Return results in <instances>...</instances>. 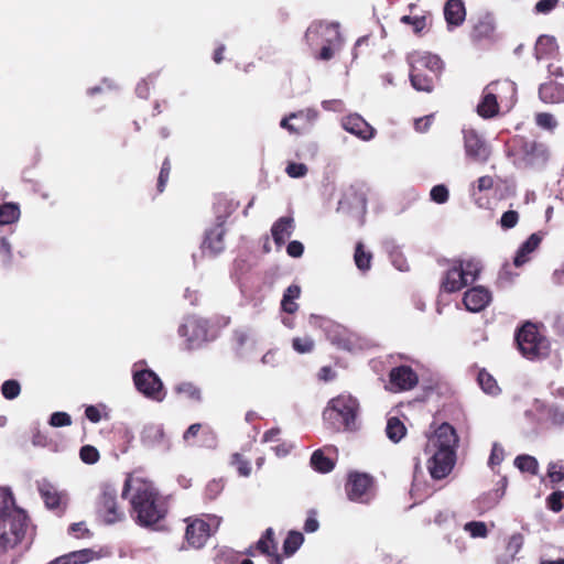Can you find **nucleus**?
<instances>
[{"mask_svg": "<svg viewBox=\"0 0 564 564\" xmlns=\"http://www.w3.org/2000/svg\"><path fill=\"white\" fill-rule=\"evenodd\" d=\"M130 494L131 516L141 527H152L166 516L164 500L153 484L142 478L128 477L122 489V497Z\"/></svg>", "mask_w": 564, "mask_h": 564, "instance_id": "1", "label": "nucleus"}, {"mask_svg": "<svg viewBox=\"0 0 564 564\" xmlns=\"http://www.w3.org/2000/svg\"><path fill=\"white\" fill-rule=\"evenodd\" d=\"M458 436L455 429L448 424H441L434 434L429 436L425 452L432 454L427 462L429 471L434 479L445 478L454 468Z\"/></svg>", "mask_w": 564, "mask_h": 564, "instance_id": "2", "label": "nucleus"}, {"mask_svg": "<svg viewBox=\"0 0 564 564\" xmlns=\"http://www.w3.org/2000/svg\"><path fill=\"white\" fill-rule=\"evenodd\" d=\"M408 64L410 66V82L417 91L431 93L443 70L442 59L429 52L414 51L408 54Z\"/></svg>", "mask_w": 564, "mask_h": 564, "instance_id": "3", "label": "nucleus"}, {"mask_svg": "<svg viewBox=\"0 0 564 564\" xmlns=\"http://www.w3.org/2000/svg\"><path fill=\"white\" fill-rule=\"evenodd\" d=\"M0 509V541L8 550L15 547L24 538L28 527L26 513L17 507L8 506L7 500Z\"/></svg>", "mask_w": 564, "mask_h": 564, "instance_id": "4", "label": "nucleus"}, {"mask_svg": "<svg viewBox=\"0 0 564 564\" xmlns=\"http://www.w3.org/2000/svg\"><path fill=\"white\" fill-rule=\"evenodd\" d=\"M516 341L521 354L531 360L544 358L549 355V340L539 334L532 323H525L516 335Z\"/></svg>", "mask_w": 564, "mask_h": 564, "instance_id": "5", "label": "nucleus"}, {"mask_svg": "<svg viewBox=\"0 0 564 564\" xmlns=\"http://www.w3.org/2000/svg\"><path fill=\"white\" fill-rule=\"evenodd\" d=\"M96 513L106 524H115L124 519V512L118 503L117 489L111 485H104L96 502Z\"/></svg>", "mask_w": 564, "mask_h": 564, "instance_id": "6", "label": "nucleus"}, {"mask_svg": "<svg viewBox=\"0 0 564 564\" xmlns=\"http://www.w3.org/2000/svg\"><path fill=\"white\" fill-rule=\"evenodd\" d=\"M349 500L369 503L375 497L373 477L367 473L350 471L346 484Z\"/></svg>", "mask_w": 564, "mask_h": 564, "instance_id": "7", "label": "nucleus"}, {"mask_svg": "<svg viewBox=\"0 0 564 564\" xmlns=\"http://www.w3.org/2000/svg\"><path fill=\"white\" fill-rule=\"evenodd\" d=\"M358 409L359 404L355 398L349 394H340L329 401L324 415L327 419H332L336 414L340 417L344 427L351 430L355 426Z\"/></svg>", "mask_w": 564, "mask_h": 564, "instance_id": "8", "label": "nucleus"}, {"mask_svg": "<svg viewBox=\"0 0 564 564\" xmlns=\"http://www.w3.org/2000/svg\"><path fill=\"white\" fill-rule=\"evenodd\" d=\"M337 23L313 22L306 33L305 40L311 46L326 44H340V32Z\"/></svg>", "mask_w": 564, "mask_h": 564, "instance_id": "9", "label": "nucleus"}, {"mask_svg": "<svg viewBox=\"0 0 564 564\" xmlns=\"http://www.w3.org/2000/svg\"><path fill=\"white\" fill-rule=\"evenodd\" d=\"M500 90H508L514 94L516 87L513 83L507 80L502 83H490L486 86L482 93V99L477 106V112L480 117L491 118L498 113L499 106L496 93H499Z\"/></svg>", "mask_w": 564, "mask_h": 564, "instance_id": "10", "label": "nucleus"}, {"mask_svg": "<svg viewBox=\"0 0 564 564\" xmlns=\"http://www.w3.org/2000/svg\"><path fill=\"white\" fill-rule=\"evenodd\" d=\"M133 382L137 390L147 398L155 401L163 400V383L154 371L144 369L134 372Z\"/></svg>", "mask_w": 564, "mask_h": 564, "instance_id": "11", "label": "nucleus"}, {"mask_svg": "<svg viewBox=\"0 0 564 564\" xmlns=\"http://www.w3.org/2000/svg\"><path fill=\"white\" fill-rule=\"evenodd\" d=\"M466 155L476 162L485 163L490 156V150L475 130H464Z\"/></svg>", "mask_w": 564, "mask_h": 564, "instance_id": "12", "label": "nucleus"}, {"mask_svg": "<svg viewBox=\"0 0 564 564\" xmlns=\"http://www.w3.org/2000/svg\"><path fill=\"white\" fill-rule=\"evenodd\" d=\"M448 268L441 280V290L446 293H454L468 285L464 276L463 268L458 261H447Z\"/></svg>", "mask_w": 564, "mask_h": 564, "instance_id": "13", "label": "nucleus"}, {"mask_svg": "<svg viewBox=\"0 0 564 564\" xmlns=\"http://www.w3.org/2000/svg\"><path fill=\"white\" fill-rule=\"evenodd\" d=\"M39 491L47 509L55 511L58 516L65 512L67 507V495L65 492L58 491L50 482L40 485Z\"/></svg>", "mask_w": 564, "mask_h": 564, "instance_id": "14", "label": "nucleus"}, {"mask_svg": "<svg viewBox=\"0 0 564 564\" xmlns=\"http://www.w3.org/2000/svg\"><path fill=\"white\" fill-rule=\"evenodd\" d=\"M522 162L529 167H541L550 158L547 148L538 142H525L521 148Z\"/></svg>", "mask_w": 564, "mask_h": 564, "instance_id": "15", "label": "nucleus"}, {"mask_svg": "<svg viewBox=\"0 0 564 564\" xmlns=\"http://www.w3.org/2000/svg\"><path fill=\"white\" fill-rule=\"evenodd\" d=\"M389 378L393 391L411 390L419 382L417 375L409 366H399L391 369Z\"/></svg>", "mask_w": 564, "mask_h": 564, "instance_id": "16", "label": "nucleus"}, {"mask_svg": "<svg viewBox=\"0 0 564 564\" xmlns=\"http://www.w3.org/2000/svg\"><path fill=\"white\" fill-rule=\"evenodd\" d=\"M210 536V525L202 519L188 520L185 539L187 543L195 547L200 549L205 545Z\"/></svg>", "mask_w": 564, "mask_h": 564, "instance_id": "17", "label": "nucleus"}, {"mask_svg": "<svg viewBox=\"0 0 564 564\" xmlns=\"http://www.w3.org/2000/svg\"><path fill=\"white\" fill-rule=\"evenodd\" d=\"M491 292L479 285L467 290L464 294L463 302L467 311L477 313L485 310L491 302Z\"/></svg>", "mask_w": 564, "mask_h": 564, "instance_id": "18", "label": "nucleus"}, {"mask_svg": "<svg viewBox=\"0 0 564 564\" xmlns=\"http://www.w3.org/2000/svg\"><path fill=\"white\" fill-rule=\"evenodd\" d=\"M341 126L347 132L365 141L371 140L375 137L376 130L357 113L345 117Z\"/></svg>", "mask_w": 564, "mask_h": 564, "instance_id": "19", "label": "nucleus"}, {"mask_svg": "<svg viewBox=\"0 0 564 564\" xmlns=\"http://www.w3.org/2000/svg\"><path fill=\"white\" fill-rule=\"evenodd\" d=\"M294 219L289 216L279 218L271 228L272 238L281 247L291 237L294 230Z\"/></svg>", "mask_w": 564, "mask_h": 564, "instance_id": "20", "label": "nucleus"}, {"mask_svg": "<svg viewBox=\"0 0 564 564\" xmlns=\"http://www.w3.org/2000/svg\"><path fill=\"white\" fill-rule=\"evenodd\" d=\"M558 53V45L554 36L541 35L534 47V55L538 61L554 58Z\"/></svg>", "mask_w": 564, "mask_h": 564, "instance_id": "21", "label": "nucleus"}, {"mask_svg": "<svg viewBox=\"0 0 564 564\" xmlns=\"http://www.w3.org/2000/svg\"><path fill=\"white\" fill-rule=\"evenodd\" d=\"M367 199L366 195L361 189L351 186L345 192L343 198L339 200V209L355 208L361 213L366 212Z\"/></svg>", "mask_w": 564, "mask_h": 564, "instance_id": "22", "label": "nucleus"}, {"mask_svg": "<svg viewBox=\"0 0 564 564\" xmlns=\"http://www.w3.org/2000/svg\"><path fill=\"white\" fill-rule=\"evenodd\" d=\"M539 96L546 104L562 102L564 101V87L554 82L542 84L539 88Z\"/></svg>", "mask_w": 564, "mask_h": 564, "instance_id": "23", "label": "nucleus"}, {"mask_svg": "<svg viewBox=\"0 0 564 564\" xmlns=\"http://www.w3.org/2000/svg\"><path fill=\"white\" fill-rule=\"evenodd\" d=\"M465 7L460 0H448L444 8V15L449 25L457 26L465 20Z\"/></svg>", "mask_w": 564, "mask_h": 564, "instance_id": "24", "label": "nucleus"}, {"mask_svg": "<svg viewBox=\"0 0 564 564\" xmlns=\"http://www.w3.org/2000/svg\"><path fill=\"white\" fill-rule=\"evenodd\" d=\"M542 241V237L539 234H532L519 248L513 263L516 267H520L528 262L529 254L533 252Z\"/></svg>", "mask_w": 564, "mask_h": 564, "instance_id": "25", "label": "nucleus"}, {"mask_svg": "<svg viewBox=\"0 0 564 564\" xmlns=\"http://www.w3.org/2000/svg\"><path fill=\"white\" fill-rule=\"evenodd\" d=\"M196 322V319H193L192 323L181 325L178 328V333L182 336L187 335L188 328L193 330L194 336L187 339V347L189 349L197 347L202 341H206V330L199 327V325Z\"/></svg>", "mask_w": 564, "mask_h": 564, "instance_id": "26", "label": "nucleus"}, {"mask_svg": "<svg viewBox=\"0 0 564 564\" xmlns=\"http://www.w3.org/2000/svg\"><path fill=\"white\" fill-rule=\"evenodd\" d=\"M301 295V288L297 284L290 285L282 297L281 301V308L283 312L293 314L297 311L299 305L295 302L296 299H299Z\"/></svg>", "mask_w": 564, "mask_h": 564, "instance_id": "27", "label": "nucleus"}, {"mask_svg": "<svg viewBox=\"0 0 564 564\" xmlns=\"http://www.w3.org/2000/svg\"><path fill=\"white\" fill-rule=\"evenodd\" d=\"M405 433L406 429L398 417L388 419L386 434L390 441L398 443L405 436Z\"/></svg>", "mask_w": 564, "mask_h": 564, "instance_id": "28", "label": "nucleus"}, {"mask_svg": "<svg viewBox=\"0 0 564 564\" xmlns=\"http://www.w3.org/2000/svg\"><path fill=\"white\" fill-rule=\"evenodd\" d=\"M311 465L318 473H329L335 467L334 462L326 457L321 449H317L312 454Z\"/></svg>", "mask_w": 564, "mask_h": 564, "instance_id": "29", "label": "nucleus"}, {"mask_svg": "<svg viewBox=\"0 0 564 564\" xmlns=\"http://www.w3.org/2000/svg\"><path fill=\"white\" fill-rule=\"evenodd\" d=\"M20 218V208L18 204L4 203L0 205V225H10Z\"/></svg>", "mask_w": 564, "mask_h": 564, "instance_id": "30", "label": "nucleus"}, {"mask_svg": "<svg viewBox=\"0 0 564 564\" xmlns=\"http://www.w3.org/2000/svg\"><path fill=\"white\" fill-rule=\"evenodd\" d=\"M455 261H458L459 264L462 265L464 276L466 278L468 284H470L477 280V278L480 273V270H481V265H480L479 261H477L475 259H468V260L455 259Z\"/></svg>", "mask_w": 564, "mask_h": 564, "instance_id": "31", "label": "nucleus"}, {"mask_svg": "<svg viewBox=\"0 0 564 564\" xmlns=\"http://www.w3.org/2000/svg\"><path fill=\"white\" fill-rule=\"evenodd\" d=\"M477 380H478L479 386L486 393L492 394V395H496L499 393L500 389L497 384L496 379L486 370H480L478 372Z\"/></svg>", "mask_w": 564, "mask_h": 564, "instance_id": "32", "label": "nucleus"}, {"mask_svg": "<svg viewBox=\"0 0 564 564\" xmlns=\"http://www.w3.org/2000/svg\"><path fill=\"white\" fill-rule=\"evenodd\" d=\"M162 440V427L159 425H150L144 429L141 441L147 446H156Z\"/></svg>", "mask_w": 564, "mask_h": 564, "instance_id": "33", "label": "nucleus"}, {"mask_svg": "<svg viewBox=\"0 0 564 564\" xmlns=\"http://www.w3.org/2000/svg\"><path fill=\"white\" fill-rule=\"evenodd\" d=\"M304 536L301 532L291 531L283 543V550L285 555H293L302 545Z\"/></svg>", "mask_w": 564, "mask_h": 564, "instance_id": "34", "label": "nucleus"}, {"mask_svg": "<svg viewBox=\"0 0 564 564\" xmlns=\"http://www.w3.org/2000/svg\"><path fill=\"white\" fill-rule=\"evenodd\" d=\"M514 465L521 471H527L532 475H536L538 469H539L538 460L533 456H530V455L517 456L514 459Z\"/></svg>", "mask_w": 564, "mask_h": 564, "instance_id": "35", "label": "nucleus"}, {"mask_svg": "<svg viewBox=\"0 0 564 564\" xmlns=\"http://www.w3.org/2000/svg\"><path fill=\"white\" fill-rule=\"evenodd\" d=\"M354 258L355 263L359 270H369L372 256L370 252H366L364 250V246L361 242L357 243Z\"/></svg>", "mask_w": 564, "mask_h": 564, "instance_id": "36", "label": "nucleus"}, {"mask_svg": "<svg viewBox=\"0 0 564 564\" xmlns=\"http://www.w3.org/2000/svg\"><path fill=\"white\" fill-rule=\"evenodd\" d=\"M65 557L69 564H85L93 560L94 552L89 549H84L65 554Z\"/></svg>", "mask_w": 564, "mask_h": 564, "instance_id": "37", "label": "nucleus"}, {"mask_svg": "<svg viewBox=\"0 0 564 564\" xmlns=\"http://www.w3.org/2000/svg\"><path fill=\"white\" fill-rule=\"evenodd\" d=\"M523 545V536L521 534H513L510 536L509 542L507 544V552L509 554V560L503 562L499 561L500 564H509L513 561L516 554L521 550Z\"/></svg>", "mask_w": 564, "mask_h": 564, "instance_id": "38", "label": "nucleus"}, {"mask_svg": "<svg viewBox=\"0 0 564 564\" xmlns=\"http://www.w3.org/2000/svg\"><path fill=\"white\" fill-rule=\"evenodd\" d=\"M494 25L491 22L489 21H479L475 28H474V31H473V39L474 40H477V41H480L482 39H487L489 36H491V34L494 33Z\"/></svg>", "mask_w": 564, "mask_h": 564, "instance_id": "39", "label": "nucleus"}, {"mask_svg": "<svg viewBox=\"0 0 564 564\" xmlns=\"http://www.w3.org/2000/svg\"><path fill=\"white\" fill-rule=\"evenodd\" d=\"M171 170H172L171 161L169 158H165L162 163V166H161V170L159 173V177H158L156 188H158L159 193L164 192L165 186H166L170 175H171Z\"/></svg>", "mask_w": 564, "mask_h": 564, "instance_id": "40", "label": "nucleus"}, {"mask_svg": "<svg viewBox=\"0 0 564 564\" xmlns=\"http://www.w3.org/2000/svg\"><path fill=\"white\" fill-rule=\"evenodd\" d=\"M21 392L19 381L14 379L6 380L1 386V393L7 400L15 399Z\"/></svg>", "mask_w": 564, "mask_h": 564, "instance_id": "41", "label": "nucleus"}, {"mask_svg": "<svg viewBox=\"0 0 564 564\" xmlns=\"http://www.w3.org/2000/svg\"><path fill=\"white\" fill-rule=\"evenodd\" d=\"M79 457L85 464L93 465L99 460L100 455L95 446L84 445L79 451Z\"/></svg>", "mask_w": 564, "mask_h": 564, "instance_id": "42", "label": "nucleus"}, {"mask_svg": "<svg viewBox=\"0 0 564 564\" xmlns=\"http://www.w3.org/2000/svg\"><path fill=\"white\" fill-rule=\"evenodd\" d=\"M547 476L552 482H560L564 479V464L551 462L547 465Z\"/></svg>", "mask_w": 564, "mask_h": 564, "instance_id": "43", "label": "nucleus"}, {"mask_svg": "<svg viewBox=\"0 0 564 564\" xmlns=\"http://www.w3.org/2000/svg\"><path fill=\"white\" fill-rule=\"evenodd\" d=\"M178 394H184L186 398L197 401L200 399V391L192 383H181L175 388Z\"/></svg>", "mask_w": 564, "mask_h": 564, "instance_id": "44", "label": "nucleus"}, {"mask_svg": "<svg viewBox=\"0 0 564 564\" xmlns=\"http://www.w3.org/2000/svg\"><path fill=\"white\" fill-rule=\"evenodd\" d=\"M231 464L236 466L240 476L248 477L251 473V466L249 460L243 459V457L236 453L232 455Z\"/></svg>", "mask_w": 564, "mask_h": 564, "instance_id": "45", "label": "nucleus"}, {"mask_svg": "<svg viewBox=\"0 0 564 564\" xmlns=\"http://www.w3.org/2000/svg\"><path fill=\"white\" fill-rule=\"evenodd\" d=\"M465 530L469 532L473 538H485L488 533L486 524L480 521L467 522Z\"/></svg>", "mask_w": 564, "mask_h": 564, "instance_id": "46", "label": "nucleus"}, {"mask_svg": "<svg viewBox=\"0 0 564 564\" xmlns=\"http://www.w3.org/2000/svg\"><path fill=\"white\" fill-rule=\"evenodd\" d=\"M535 122L540 128L553 130L557 126L556 119L553 115L547 112H540L535 116Z\"/></svg>", "mask_w": 564, "mask_h": 564, "instance_id": "47", "label": "nucleus"}, {"mask_svg": "<svg viewBox=\"0 0 564 564\" xmlns=\"http://www.w3.org/2000/svg\"><path fill=\"white\" fill-rule=\"evenodd\" d=\"M292 346L300 354L310 352L314 348V341L310 337H296L293 339Z\"/></svg>", "mask_w": 564, "mask_h": 564, "instance_id": "48", "label": "nucleus"}, {"mask_svg": "<svg viewBox=\"0 0 564 564\" xmlns=\"http://www.w3.org/2000/svg\"><path fill=\"white\" fill-rule=\"evenodd\" d=\"M307 166L304 163H289L285 172L290 177L300 178L307 174Z\"/></svg>", "mask_w": 564, "mask_h": 564, "instance_id": "49", "label": "nucleus"}, {"mask_svg": "<svg viewBox=\"0 0 564 564\" xmlns=\"http://www.w3.org/2000/svg\"><path fill=\"white\" fill-rule=\"evenodd\" d=\"M273 530L268 528L263 534V536L257 542V549L267 555H270V546L269 543H273Z\"/></svg>", "mask_w": 564, "mask_h": 564, "instance_id": "50", "label": "nucleus"}, {"mask_svg": "<svg viewBox=\"0 0 564 564\" xmlns=\"http://www.w3.org/2000/svg\"><path fill=\"white\" fill-rule=\"evenodd\" d=\"M50 424L54 427L68 426L72 424V419L66 412H54L50 417Z\"/></svg>", "mask_w": 564, "mask_h": 564, "instance_id": "51", "label": "nucleus"}, {"mask_svg": "<svg viewBox=\"0 0 564 564\" xmlns=\"http://www.w3.org/2000/svg\"><path fill=\"white\" fill-rule=\"evenodd\" d=\"M431 198L437 204H444L448 199V189L445 185H436L431 189Z\"/></svg>", "mask_w": 564, "mask_h": 564, "instance_id": "52", "label": "nucleus"}, {"mask_svg": "<svg viewBox=\"0 0 564 564\" xmlns=\"http://www.w3.org/2000/svg\"><path fill=\"white\" fill-rule=\"evenodd\" d=\"M519 220V214L516 210L505 212L500 219V225L503 229L513 228Z\"/></svg>", "mask_w": 564, "mask_h": 564, "instance_id": "53", "label": "nucleus"}, {"mask_svg": "<svg viewBox=\"0 0 564 564\" xmlns=\"http://www.w3.org/2000/svg\"><path fill=\"white\" fill-rule=\"evenodd\" d=\"M564 492L555 491L551 494L547 498L549 508L554 512H560L563 509Z\"/></svg>", "mask_w": 564, "mask_h": 564, "instance_id": "54", "label": "nucleus"}, {"mask_svg": "<svg viewBox=\"0 0 564 564\" xmlns=\"http://www.w3.org/2000/svg\"><path fill=\"white\" fill-rule=\"evenodd\" d=\"M547 417L556 425L564 423V409L557 405H552L547 409Z\"/></svg>", "mask_w": 564, "mask_h": 564, "instance_id": "55", "label": "nucleus"}, {"mask_svg": "<svg viewBox=\"0 0 564 564\" xmlns=\"http://www.w3.org/2000/svg\"><path fill=\"white\" fill-rule=\"evenodd\" d=\"M401 22L404 24H411L413 26L414 32H420L425 26V18L423 17H410L403 15L401 18Z\"/></svg>", "mask_w": 564, "mask_h": 564, "instance_id": "56", "label": "nucleus"}, {"mask_svg": "<svg viewBox=\"0 0 564 564\" xmlns=\"http://www.w3.org/2000/svg\"><path fill=\"white\" fill-rule=\"evenodd\" d=\"M503 448L499 444L495 443L492 445L488 464L491 467L495 465H499L503 460Z\"/></svg>", "mask_w": 564, "mask_h": 564, "instance_id": "57", "label": "nucleus"}, {"mask_svg": "<svg viewBox=\"0 0 564 564\" xmlns=\"http://www.w3.org/2000/svg\"><path fill=\"white\" fill-rule=\"evenodd\" d=\"M557 2L558 0H540L535 4V12L546 14L556 7Z\"/></svg>", "mask_w": 564, "mask_h": 564, "instance_id": "58", "label": "nucleus"}, {"mask_svg": "<svg viewBox=\"0 0 564 564\" xmlns=\"http://www.w3.org/2000/svg\"><path fill=\"white\" fill-rule=\"evenodd\" d=\"M69 532L78 539L91 535L90 531L85 527L84 522L73 523L69 527Z\"/></svg>", "mask_w": 564, "mask_h": 564, "instance_id": "59", "label": "nucleus"}, {"mask_svg": "<svg viewBox=\"0 0 564 564\" xmlns=\"http://www.w3.org/2000/svg\"><path fill=\"white\" fill-rule=\"evenodd\" d=\"M286 252L290 257L299 258L304 252V246L302 242L293 240L288 245Z\"/></svg>", "mask_w": 564, "mask_h": 564, "instance_id": "60", "label": "nucleus"}, {"mask_svg": "<svg viewBox=\"0 0 564 564\" xmlns=\"http://www.w3.org/2000/svg\"><path fill=\"white\" fill-rule=\"evenodd\" d=\"M332 341L337 345L339 348L341 349H345V350H352L355 348V345L352 343V340L348 337H344V336H335V337H332Z\"/></svg>", "mask_w": 564, "mask_h": 564, "instance_id": "61", "label": "nucleus"}, {"mask_svg": "<svg viewBox=\"0 0 564 564\" xmlns=\"http://www.w3.org/2000/svg\"><path fill=\"white\" fill-rule=\"evenodd\" d=\"M85 416L87 417V420H89L91 423H98L100 422L101 420V414H100V411L97 406L95 405H88L86 409H85Z\"/></svg>", "mask_w": 564, "mask_h": 564, "instance_id": "62", "label": "nucleus"}, {"mask_svg": "<svg viewBox=\"0 0 564 564\" xmlns=\"http://www.w3.org/2000/svg\"><path fill=\"white\" fill-rule=\"evenodd\" d=\"M340 44H324L322 45V50L317 56V58L322 61H328L334 56V48L339 46Z\"/></svg>", "mask_w": 564, "mask_h": 564, "instance_id": "63", "label": "nucleus"}, {"mask_svg": "<svg viewBox=\"0 0 564 564\" xmlns=\"http://www.w3.org/2000/svg\"><path fill=\"white\" fill-rule=\"evenodd\" d=\"M0 254L4 261H10L12 258V248L6 238L0 239Z\"/></svg>", "mask_w": 564, "mask_h": 564, "instance_id": "64", "label": "nucleus"}]
</instances>
